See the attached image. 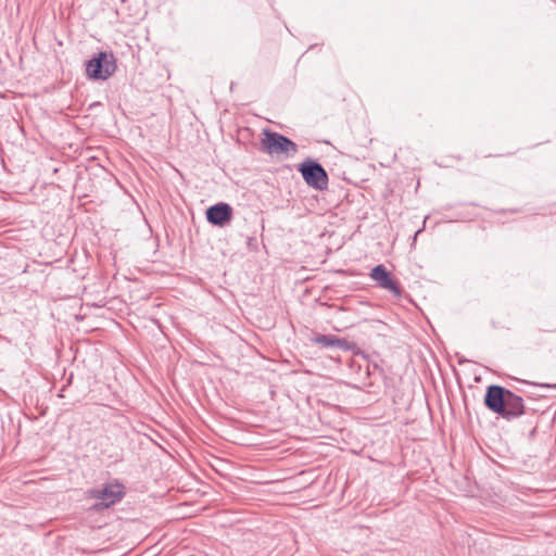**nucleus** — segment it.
Segmentation results:
<instances>
[{
	"mask_svg": "<svg viewBox=\"0 0 556 556\" xmlns=\"http://www.w3.org/2000/svg\"><path fill=\"white\" fill-rule=\"evenodd\" d=\"M484 406L505 420H514L526 414L523 399L498 384H490L483 399Z\"/></svg>",
	"mask_w": 556,
	"mask_h": 556,
	"instance_id": "obj_1",
	"label": "nucleus"
},
{
	"mask_svg": "<svg viewBox=\"0 0 556 556\" xmlns=\"http://www.w3.org/2000/svg\"><path fill=\"white\" fill-rule=\"evenodd\" d=\"M116 71V60L112 53L99 52L86 64V73L90 79L105 80Z\"/></svg>",
	"mask_w": 556,
	"mask_h": 556,
	"instance_id": "obj_2",
	"label": "nucleus"
},
{
	"mask_svg": "<svg viewBox=\"0 0 556 556\" xmlns=\"http://www.w3.org/2000/svg\"><path fill=\"white\" fill-rule=\"evenodd\" d=\"M262 149L268 154L293 155L298 151V146L283 135L265 130L262 139Z\"/></svg>",
	"mask_w": 556,
	"mask_h": 556,
	"instance_id": "obj_3",
	"label": "nucleus"
},
{
	"mask_svg": "<svg viewBox=\"0 0 556 556\" xmlns=\"http://www.w3.org/2000/svg\"><path fill=\"white\" fill-rule=\"evenodd\" d=\"M299 172L302 174L304 181L312 188L323 191L328 187V175L325 168L316 161H304Z\"/></svg>",
	"mask_w": 556,
	"mask_h": 556,
	"instance_id": "obj_4",
	"label": "nucleus"
},
{
	"mask_svg": "<svg viewBox=\"0 0 556 556\" xmlns=\"http://www.w3.org/2000/svg\"><path fill=\"white\" fill-rule=\"evenodd\" d=\"M124 486L121 483H109L102 489L91 490L90 495L93 498L100 500L101 503L96 504L94 507L108 508L124 497Z\"/></svg>",
	"mask_w": 556,
	"mask_h": 556,
	"instance_id": "obj_5",
	"label": "nucleus"
},
{
	"mask_svg": "<svg viewBox=\"0 0 556 556\" xmlns=\"http://www.w3.org/2000/svg\"><path fill=\"white\" fill-rule=\"evenodd\" d=\"M369 276L380 288L391 291L395 296H401V287L397 281L392 278L391 273L384 267V265L375 266Z\"/></svg>",
	"mask_w": 556,
	"mask_h": 556,
	"instance_id": "obj_6",
	"label": "nucleus"
},
{
	"mask_svg": "<svg viewBox=\"0 0 556 556\" xmlns=\"http://www.w3.org/2000/svg\"><path fill=\"white\" fill-rule=\"evenodd\" d=\"M311 342L321 349H339L343 351L352 349V344L346 339L333 334H315L311 338Z\"/></svg>",
	"mask_w": 556,
	"mask_h": 556,
	"instance_id": "obj_7",
	"label": "nucleus"
},
{
	"mask_svg": "<svg viewBox=\"0 0 556 556\" xmlns=\"http://www.w3.org/2000/svg\"><path fill=\"white\" fill-rule=\"evenodd\" d=\"M232 217V208L227 203H217L206 211V218L213 225L223 226Z\"/></svg>",
	"mask_w": 556,
	"mask_h": 556,
	"instance_id": "obj_8",
	"label": "nucleus"
},
{
	"mask_svg": "<svg viewBox=\"0 0 556 556\" xmlns=\"http://www.w3.org/2000/svg\"><path fill=\"white\" fill-rule=\"evenodd\" d=\"M58 258L55 260H43L42 262L46 263V264H49V263H52L53 261H56Z\"/></svg>",
	"mask_w": 556,
	"mask_h": 556,
	"instance_id": "obj_9",
	"label": "nucleus"
},
{
	"mask_svg": "<svg viewBox=\"0 0 556 556\" xmlns=\"http://www.w3.org/2000/svg\"><path fill=\"white\" fill-rule=\"evenodd\" d=\"M544 387H547V388H556V384H554V386H551V384H544Z\"/></svg>",
	"mask_w": 556,
	"mask_h": 556,
	"instance_id": "obj_10",
	"label": "nucleus"
}]
</instances>
